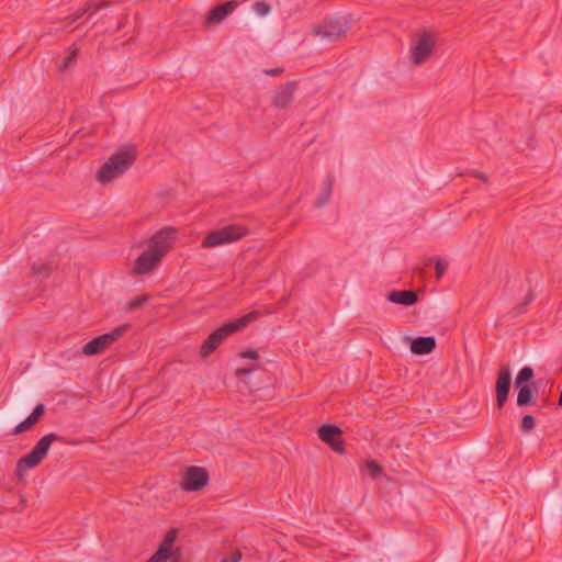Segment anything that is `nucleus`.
Returning <instances> with one entry per match:
<instances>
[{
  "mask_svg": "<svg viewBox=\"0 0 562 562\" xmlns=\"http://www.w3.org/2000/svg\"><path fill=\"white\" fill-rule=\"evenodd\" d=\"M177 238V229L165 227L158 231L149 240L148 248L135 260L133 274L143 276L153 272L164 256L170 250L172 241Z\"/></svg>",
  "mask_w": 562,
  "mask_h": 562,
  "instance_id": "f257e3e1",
  "label": "nucleus"
},
{
  "mask_svg": "<svg viewBox=\"0 0 562 562\" xmlns=\"http://www.w3.org/2000/svg\"><path fill=\"white\" fill-rule=\"evenodd\" d=\"M53 442H60L63 445L77 446L78 440L69 439L50 432L42 437L33 447V449L22 458H20L15 465V475L19 480H23L30 469H33L42 463L47 456Z\"/></svg>",
  "mask_w": 562,
  "mask_h": 562,
  "instance_id": "f03ea898",
  "label": "nucleus"
},
{
  "mask_svg": "<svg viewBox=\"0 0 562 562\" xmlns=\"http://www.w3.org/2000/svg\"><path fill=\"white\" fill-rule=\"evenodd\" d=\"M136 149L127 145L115 151L100 167L97 172V180L100 183H108L123 175L135 161Z\"/></svg>",
  "mask_w": 562,
  "mask_h": 562,
  "instance_id": "7ed1b4c3",
  "label": "nucleus"
},
{
  "mask_svg": "<svg viewBox=\"0 0 562 562\" xmlns=\"http://www.w3.org/2000/svg\"><path fill=\"white\" fill-rule=\"evenodd\" d=\"M260 313L257 311H252L240 318L227 323L222 327L215 329L210 336L204 340L201 346L200 355L202 358L209 357L212 352L216 350V348L232 334L238 331L243 327L249 325L251 322L259 317Z\"/></svg>",
  "mask_w": 562,
  "mask_h": 562,
  "instance_id": "20e7f679",
  "label": "nucleus"
},
{
  "mask_svg": "<svg viewBox=\"0 0 562 562\" xmlns=\"http://www.w3.org/2000/svg\"><path fill=\"white\" fill-rule=\"evenodd\" d=\"M249 235V229L240 224H229L211 231L202 240V248H214L243 239Z\"/></svg>",
  "mask_w": 562,
  "mask_h": 562,
  "instance_id": "39448f33",
  "label": "nucleus"
},
{
  "mask_svg": "<svg viewBox=\"0 0 562 562\" xmlns=\"http://www.w3.org/2000/svg\"><path fill=\"white\" fill-rule=\"evenodd\" d=\"M350 30L348 19L344 16H328L322 23L312 27V34L327 42H336L344 37Z\"/></svg>",
  "mask_w": 562,
  "mask_h": 562,
  "instance_id": "423d86ee",
  "label": "nucleus"
},
{
  "mask_svg": "<svg viewBox=\"0 0 562 562\" xmlns=\"http://www.w3.org/2000/svg\"><path fill=\"white\" fill-rule=\"evenodd\" d=\"M128 328L130 324H122L112 329L111 331L91 339L83 346V355L97 356L103 352L105 349L111 347L115 341H117L121 337H123L125 333L128 330Z\"/></svg>",
  "mask_w": 562,
  "mask_h": 562,
  "instance_id": "0eeeda50",
  "label": "nucleus"
},
{
  "mask_svg": "<svg viewBox=\"0 0 562 562\" xmlns=\"http://www.w3.org/2000/svg\"><path fill=\"white\" fill-rule=\"evenodd\" d=\"M209 472L201 467H189L182 476L181 488L187 492L202 490L209 482Z\"/></svg>",
  "mask_w": 562,
  "mask_h": 562,
  "instance_id": "6e6552de",
  "label": "nucleus"
},
{
  "mask_svg": "<svg viewBox=\"0 0 562 562\" xmlns=\"http://www.w3.org/2000/svg\"><path fill=\"white\" fill-rule=\"evenodd\" d=\"M436 46L434 34L424 32L419 35L417 43L412 47V61L415 65L424 64L431 55Z\"/></svg>",
  "mask_w": 562,
  "mask_h": 562,
  "instance_id": "1a4fd4ad",
  "label": "nucleus"
},
{
  "mask_svg": "<svg viewBox=\"0 0 562 562\" xmlns=\"http://www.w3.org/2000/svg\"><path fill=\"white\" fill-rule=\"evenodd\" d=\"M296 87L297 82L293 80L276 88L271 97L272 106L279 110L289 109L294 100Z\"/></svg>",
  "mask_w": 562,
  "mask_h": 562,
  "instance_id": "9d476101",
  "label": "nucleus"
},
{
  "mask_svg": "<svg viewBox=\"0 0 562 562\" xmlns=\"http://www.w3.org/2000/svg\"><path fill=\"white\" fill-rule=\"evenodd\" d=\"M512 385V372L508 364H502L497 374L495 392L497 407L502 408L508 400Z\"/></svg>",
  "mask_w": 562,
  "mask_h": 562,
  "instance_id": "9b49d317",
  "label": "nucleus"
},
{
  "mask_svg": "<svg viewBox=\"0 0 562 562\" xmlns=\"http://www.w3.org/2000/svg\"><path fill=\"white\" fill-rule=\"evenodd\" d=\"M317 434L319 439L326 442L334 451L338 453L344 452L342 431L338 426L329 424L323 425L318 428Z\"/></svg>",
  "mask_w": 562,
  "mask_h": 562,
  "instance_id": "f8f14e48",
  "label": "nucleus"
},
{
  "mask_svg": "<svg viewBox=\"0 0 562 562\" xmlns=\"http://www.w3.org/2000/svg\"><path fill=\"white\" fill-rule=\"evenodd\" d=\"M238 3L234 0L224 2L214 7L205 19L206 25H215L224 21L229 14L234 12Z\"/></svg>",
  "mask_w": 562,
  "mask_h": 562,
  "instance_id": "ddd939ff",
  "label": "nucleus"
},
{
  "mask_svg": "<svg viewBox=\"0 0 562 562\" xmlns=\"http://www.w3.org/2000/svg\"><path fill=\"white\" fill-rule=\"evenodd\" d=\"M436 348V339L432 336L417 337L411 341V351L414 355H428Z\"/></svg>",
  "mask_w": 562,
  "mask_h": 562,
  "instance_id": "4468645a",
  "label": "nucleus"
},
{
  "mask_svg": "<svg viewBox=\"0 0 562 562\" xmlns=\"http://www.w3.org/2000/svg\"><path fill=\"white\" fill-rule=\"evenodd\" d=\"M387 299L392 303L411 306L418 301V295L413 290H401L390 292Z\"/></svg>",
  "mask_w": 562,
  "mask_h": 562,
  "instance_id": "2eb2a0df",
  "label": "nucleus"
},
{
  "mask_svg": "<svg viewBox=\"0 0 562 562\" xmlns=\"http://www.w3.org/2000/svg\"><path fill=\"white\" fill-rule=\"evenodd\" d=\"M108 5H109L108 1L88 2L82 9H80L79 11L76 12V14L74 15V18L71 20V23L79 20L87 13H89V16H91L94 13H97L98 11H100L101 9L106 8Z\"/></svg>",
  "mask_w": 562,
  "mask_h": 562,
  "instance_id": "dca6fc26",
  "label": "nucleus"
},
{
  "mask_svg": "<svg viewBox=\"0 0 562 562\" xmlns=\"http://www.w3.org/2000/svg\"><path fill=\"white\" fill-rule=\"evenodd\" d=\"M333 186H334V178L331 176H328L324 182V186H323L319 196L314 202L315 207H317V209L323 207L329 202V199H330L331 192H333Z\"/></svg>",
  "mask_w": 562,
  "mask_h": 562,
  "instance_id": "f3484780",
  "label": "nucleus"
},
{
  "mask_svg": "<svg viewBox=\"0 0 562 562\" xmlns=\"http://www.w3.org/2000/svg\"><path fill=\"white\" fill-rule=\"evenodd\" d=\"M518 389V395H517V405L519 407H525L528 405H532L533 402V395H532V389L529 384H525L521 386H516Z\"/></svg>",
  "mask_w": 562,
  "mask_h": 562,
  "instance_id": "a211bd4d",
  "label": "nucleus"
},
{
  "mask_svg": "<svg viewBox=\"0 0 562 562\" xmlns=\"http://www.w3.org/2000/svg\"><path fill=\"white\" fill-rule=\"evenodd\" d=\"M53 267L49 262H34L32 265L33 274L42 278H47L52 273Z\"/></svg>",
  "mask_w": 562,
  "mask_h": 562,
  "instance_id": "6ab92c4d",
  "label": "nucleus"
},
{
  "mask_svg": "<svg viewBox=\"0 0 562 562\" xmlns=\"http://www.w3.org/2000/svg\"><path fill=\"white\" fill-rule=\"evenodd\" d=\"M535 373L533 369L531 367H524L517 374L515 379V385L521 386L527 384L529 381L532 380Z\"/></svg>",
  "mask_w": 562,
  "mask_h": 562,
  "instance_id": "aec40b11",
  "label": "nucleus"
},
{
  "mask_svg": "<svg viewBox=\"0 0 562 562\" xmlns=\"http://www.w3.org/2000/svg\"><path fill=\"white\" fill-rule=\"evenodd\" d=\"M148 301H149V296L148 295H146V294L138 295V296L134 297L133 300H131L126 304L125 311L130 312V313L131 312H135L137 308H139L140 306L146 304Z\"/></svg>",
  "mask_w": 562,
  "mask_h": 562,
  "instance_id": "412c9836",
  "label": "nucleus"
},
{
  "mask_svg": "<svg viewBox=\"0 0 562 562\" xmlns=\"http://www.w3.org/2000/svg\"><path fill=\"white\" fill-rule=\"evenodd\" d=\"M154 559H156L158 562H167L169 559H176L177 555L172 551V549H166V548H158L157 551L151 555Z\"/></svg>",
  "mask_w": 562,
  "mask_h": 562,
  "instance_id": "4be33fe9",
  "label": "nucleus"
},
{
  "mask_svg": "<svg viewBox=\"0 0 562 562\" xmlns=\"http://www.w3.org/2000/svg\"><path fill=\"white\" fill-rule=\"evenodd\" d=\"M535 300V294L532 291H529L525 301L518 305H516L513 310V315L518 316L524 314L527 311V306Z\"/></svg>",
  "mask_w": 562,
  "mask_h": 562,
  "instance_id": "5701e85b",
  "label": "nucleus"
},
{
  "mask_svg": "<svg viewBox=\"0 0 562 562\" xmlns=\"http://www.w3.org/2000/svg\"><path fill=\"white\" fill-rule=\"evenodd\" d=\"M178 536L177 529H170L164 537L162 541L159 543L158 548L172 549V544L175 543Z\"/></svg>",
  "mask_w": 562,
  "mask_h": 562,
  "instance_id": "b1692460",
  "label": "nucleus"
},
{
  "mask_svg": "<svg viewBox=\"0 0 562 562\" xmlns=\"http://www.w3.org/2000/svg\"><path fill=\"white\" fill-rule=\"evenodd\" d=\"M536 427V419L532 415H525L521 418L520 428L524 432H529Z\"/></svg>",
  "mask_w": 562,
  "mask_h": 562,
  "instance_id": "393cba45",
  "label": "nucleus"
},
{
  "mask_svg": "<svg viewBox=\"0 0 562 562\" xmlns=\"http://www.w3.org/2000/svg\"><path fill=\"white\" fill-rule=\"evenodd\" d=\"M366 468H367L368 474L373 479L380 476L382 473V468L376 461H373V460L368 461L366 464Z\"/></svg>",
  "mask_w": 562,
  "mask_h": 562,
  "instance_id": "a878e982",
  "label": "nucleus"
},
{
  "mask_svg": "<svg viewBox=\"0 0 562 562\" xmlns=\"http://www.w3.org/2000/svg\"><path fill=\"white\" fill-rule=\"evenodd\" d=\"M35 425V422L27 416L23 422H21L13 430V435H18L24 431L30 430Z\"/></svg>",
  "mask_w": 562,
  "mask_h": 562,
  "instance_id": "bb28decb",
  "label": "nucleus"
},
{
  "mask_svg": "<svg viewBox=\"0 0 562 562\" xmlns=\"http://www.w3.org/2000/svg\"><path fill=\"white\" fill-rule=\"evenodd\" d=\"M435 268H436V279L440 280L448 268V261L443 258H440L436 261Z\"/></svg>",
  "mask_w": 562,
  "mask_h": 562,
  "instance_id": "cd10ccee",
  "label": "nucleus"
},
{
  "mask_svg": "<svg viewBox=\"0 0 562 562\" xmlns=\"http://www.w3.org/2000/svg\"><path fill=\"white\" fill-rule=\"evenodd\" d=\"M76 58H77V50H72L61 63V65L59 66V70L63 71L69 67H71L72 65L76 64Z\"/></svg>",
  "mask_w": 562,
  "mask_h": 562,
  "instance_id": "c85d7f7f",
  "label": "nucleus"
},
{
  "mask_svg": "<svg viewBox=\"0 0 562 562\" xmlns=\"http://www.w3.org/2000/svg\"><path fill=\"white\" fill-rule=\"evenodd\" d=\"M270 5L265 1H256L254 3V10L258 15H266L270 12Z\"/></svg>",
  "mask_w": 562,
  "mask_h": 562,
  "instance_id": "c756f323",
  "label": "nucleus"
},
{
  "mask_svg": "<svg viewBox=\"0 0 562 562\" xmlns=\"http://www.w3.org/2000/svg\"><path fill=\"white\" fill-rule=\"evenodd\" d=\"M44 413H45L44 404H37L29 416L36 424L42 418Z\"/></svg>",
  "mask_w": 562,
  "mask_h": 562,
  "instance_id": "7c9ffc66",
  "label": "nucleus"
},
{
  "mask_svg": "<svg viewBox=\"0 0 562 562\" xmlns=\"http://www.w3.org/2000/svg\"><path fill=\"white\" fill-rule=\"evenodd\" d=\"M241 560V553L239 550L232 552L229 555L224 557L221 562H239Z\"/></svg>",
  "mask_w": 562,
  "mask_h": 562,
  "instance_id": "2f4dec72",
  "label": "nucleus"
},
{
  "mask_svg": "<svg viewBox=\"0 0 562 562\" xmlns=\"http://www.w3.org/2000/svg\"><path fill=\"white\" fill-rule=\"evenodd\" d=\"M240 357L241 358H245V359H258L259 358V355L256 350H252V349H249V350H246V351H243L240 353Z\"/></svg>",
  "mask_w": 562,
  "mask_h": 562,
  "instance_id": "473e14b6",
  "label": "nucleus"
},
{
  "mask_svg": "<svg viewBox=\"0 0 562 562\" xmlns=\"http://www.w3.org/2000/svg\"><path fill=\"white\" fill-rule=\"evenodd\" d=\"M282 72H283V68L282 67L269 68V69H265L263 70V74H266L268 76H279Z\"/></svg>",
  "mask_w": 562,
  "mask_h": 562,
  "instance_id": "72a5a7b5",
  "label": "nucleus"
},
{
  "mask_svg": "<svg viewBox=\"0 0 562 562\" xmlns=\"http://www.w3.org/2000/svg\"><path fill=\"white\" fill-rule=\"evenodd\" d=\"M472 175H473V177L482 180L483 182H487V180H488L487 176L484 172L474 171Z\"/></svg>",
  "mask_w": 562,
  "mask_h": 562,
  "instance_id": "f704fd0d",
  "label": "nucleus"
},
{
  "mask_svg": "<svg viewBox=\"0 0 562 562\" xmlns=\"http://www.w3.org/2000/svg\"><path fill=\"white\" fill-rule=\"evenodd\" d=\"M251 372L250 369H246V368H239L236 370L235 374L236 376H244V375H247Z\"/></svg>",
  "mask_w": 562,
  "mask_h": 562,
  "instance_id": "c9c22d12",
  "label": "nucleus"
},
{
  "mask_svg": "<svg viewBox=\"0 0 562 562\" xmlns=\"http://www.w3.org/2000/svg\"><path fill=\"white\" fill-rule=\"evenodd\" d=\"M147 562H158V561L156 559H154L153 557H150Z\"/></svg>",
  "mask_w": 562,
  "mask_h": 562,
  "instance_id": "e433bc0d",
  "label": "nucleus"
}]
</instances>
